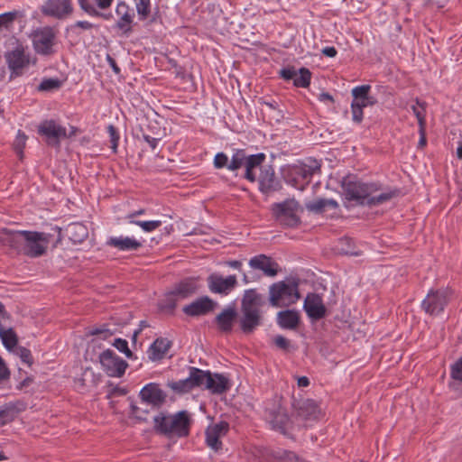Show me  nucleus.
Here are the masks:
<instances>
[{"label":"nucleus","instance_id":"16","mask_svg":"<svg viewBox=\"0 0 462 462\" xmlns=\"http://www.w3.org/2000/svg\"><path fill=\"white\" fill-rule=\"evenodd\" d=\"M208 290L215 294L228 295L237 285L236 275L223 277L218 273H211L207 278Z\"/></svg>","mask_w":462,"mask_h":462},{"label":"nucleus","instance_id":"48","mask_svg":"<svg viewBox=\"0 0 462 462\" xmlns=\"http://www.w3.org/2000/svg\"><path fill=\"white\" fill-rule=\"evenodd\" d=\"M113 346L121 353H124L125 356L129 359L133 357V352L128 347V342L123 338H116Z\"/></svg>","mask_w":462,"mask_h":462},{"label":"nucleus","instance_id":"4","mask_svg":"<svg viewBox=\"0 0 462 462\" xmlns=\"http://www.w3.org/2000/svg\"><path fill=\"white\" fill-rule=\"evenodd\" d=\"M191 419L187 411L174 414L159 412L153 417V429L168 438H186L189 435Z\"/></svg>","mask_w":462,"mask_h":462},{"label":"nucleus","instance_id":"33","mask_svg":"<svg viewBox=\"0 0 462 462\" xmlns=\"http://www.w3.org/2000/svg\"><path fill=\"white\" fill-rule=\"evenodd\" d=\"M197 284L192 280H184L175 286L171 291L172 295H176L181 299H185L195 293Z\"/></svg>","mask_w":462,"mask_h":462},{"label":"nucleus","instance_id":"18","mask_svg":"<svg viewBox=\"0 0 462 462\" xmlns=\"http://www.w3.org/2000/svg\"><path fill=\"white\" fill-rule=\"evenodd\" d=\"M228 430L229 424L225 420L208 426L205 431L207 446L214 451L222 449L221 438L225 437Z\"/></svg>","mask_w":462,"mask_h":462},{"label":"nucleus","instance_id":"1","mask_svg":"<svg viewBox=\"0 0 462 462\" xmlns=\"http://www.w3.org/2000/svg\"><path fill=\"white\" fill-rule=\"evenodd\" d=\"M341 188L346 201L369 208L382 205L400 193L398 189H383L379 182H364L350 176L343 179Z\"/></svg>","mask_w":462,"mask_h":462},{"label":"nucleus","instance_id":"29","mask_svg":"<svg viewBox=\"0 0 462 462\" xmlns=\"http://www.w3.org/2000/svg\"><path fill=\"white\" fill-rule=\"evenodd\" d=\"M298 415L304 420H316L320 415L319 406L314 400H305L299 406Z\"/></svg>","mask_w":462,"mask_h":462},{"label":"nucleus","instance_id":"43","mask_svg":"<svg viewBox=\"0 0 462 462\" xmlns=\"http://www.w3.org/2000/svg\"><path fill=\"white\" fill-rule=\"evenodd\" d=\"M171 388L173 391H175L177 393H189V391L194 389V387L192 385V383L190 381L189 375L187 378H185V379H181V380H179V381H176V382H172L171 383Z\"/></svg>","mask_w":462,"mask_h":462},{"label":"nucleus","instance_id":"54","mask_svg":"<svg viewBox=\"0 0 462 462\" xmlns=\"http://www.w3.org/2000/svg\"><path fill=\"white\" fill-rule=\"evenodd\" d=\"M279 75L284 80H291V79H294V78L297 76V71L295 70L294 67L288 66V67L282 68L279 71Z\"/></svg>","mask_w":462,"mask_h":462},{"label":"nucleus","instance_id":"40","mask_svg":"<svg viewBox=\"0 0 462 462\" xmlns=\"http://www.w3.org/2000/svg\"><path fill=\"white\" fill-rule=\"evenodd\" d=\"M62 82L59 79H43L37 89L42 92H49L60 88Z\"/></svg>","mask_w":462,"mask_h":462},{"label":"nucleus","instance_id":"36","mask_svg":"<svg viewBox=\"0 0 462 462\" xmlns=\"http://www.w3.org/2000/svg\"><path fill=\"white\" fill-rule=\"evenodd\" d=\"M411 108L418 120L419 128L422 130L426 125V103L416 98L415 105H412Z\"/></svg>","mask_w":462,"mask_h":462},{"label":"nucleus","instance_id":"2","mask_svg":"<svg viewBox=\"0 0 462 462\" xmlns=\"http://www.w3.org/2000/svg\"><path fill=\"white\" fill-rule=\"evenodd\" d=\"M50 234L37 231L0 229V242L19 254L37 258L46 253Z\"/></svg>","mask_w":462,"mask_h":462},{"label":"nucleus","instance_id":"14","mask_svg":"<svg viewBox=\"0 0 462 462\" xmlns=\"http://www.w3.org/2000/svg\"><path fill=\"white\" fill-rule=\"evenodd\" d=\"M256 180L258 181L259 191L265 196H270L282 189V182L276 176L275 171L271 165L261 168Z\"/></svg>","mask_w":462,"mask_h":462},{"label":"nucleus","instance_id":"44","mask_svg":"<svg viewBox=\"0 0 462 462\" xmlns=\"http://www.w3.org/2000/svg\"><path fill=\"white\" fill-rule=\"evenodd\" d=\"M19 14L18 11L6 12L0 14V30L8 29Z\"/></svg>","mask_w":462,"mask_h":462},{"label":"nucleus","instance_id":"10","mask_svg":"<svg viewBox=\"0 0 462 462\" xmlns=\"http://www.w3.org/2000/svg\"><path fill=\"white\" fill-rule=\"evenodd\" d=\"M116 20L115 29L120 32L121 35L128 37L134 32V26L136 24L134 22L135 13L125 1H118L115 9Z\"/></svg>","mask_w":462,"mask_h":462},{"label":"nucleus","instance_id":"28","mask_svg":"<svg viewBox=\"0 0 462 462\" xmlns=\"http://www.w3.org/2000/svg\"><path fill=\"white\" fill-rule=\"evenodd\" d=\"M66 235L73 244H81L88 238V229L84 224L74 222L66 227Z\"/></svg>","mask_w":462,"mask_h":462},{"label":"nucleus","instance_id":"41","mask_svg":"<svg viewBox=\"0 0 462 462\" xmlns=\"http://www.w3.org/2000/svg\"><path fill=\"white\" fill-rule=\"evenodd\" d=\"M317 171H320V165L318 164L317 162H314V165H303L302 167L296 170V173L301 176V178L307 182L310 180V178Z\"/></svg>","mask_w":462,"mask_h":462},{"label":"nucleus","instance_id":"20","mask_svg":"<svg viewBox=\"0 0 462 462\" xmlns=\"http://www.w3.org/2000/svg\"><path fill=\"white\" fill-rule=\"evenodd\" d=\"M303 309L308 316L314 320L321 319L326 316V307L322 298L317 293H309L305 298Z\"/></svg>","mask_w":462,"mask_h":462},{"label":"nucleus","instance_id":"8","mask_svg":"<svg viewBox=\"0 0 462 462\" xmlns=\"http://www.w3.org/2000/svg\"><path fill=\"white\" fill-rule=\"evenodd\" d=\"M269 301L273 307H284L294 304L300 299L298 284L278 282L269 287Z\"/></svg>","mask_w":462,"mask_h":462},{"label":"nucleus","instance_id":"7","mask_svg":"<svg viewBox=\"0 0 462 462\" xmlns=\"http://www.w3.org/2000/svg\"><path fill=\"white\" fill-rule=\"evenodd\" d=\"M5 59L10 70L11 79L21 77L23 70L31 63V54L28 52V47L19 41H16L12 50L5 52Z\"/></svg>","mask_w":462,"mask_h":462},{"label":"nucleus","instance_id":"62","mask_svg":"<svg viewBox=\"0 0 462 462\" xmlns=\"http://www.w3.org/2000/svg\"><path fill=\"white\" fill-rule=\"evenodd\" d=\"M176 295H172L171 292L168 295L166 299V304L162 305L163 309L174 310L176 307V300L173 299Z\"/></svg>","mask_w":462,"mask_h":462},{"label":"nucleus","instance_id":"26","mask_svg":"<svg viewBox=\"0 0 462 462\" xmlns=\"http://www.w3.org/2000/svg\"><path fill=\"white\" fill-rule=\"evenodd\" d=\"M269 423L272 429L285 435L287 431V426L290 422V417L282 409H277L269 412Z\"/></svg>","mask_w":462,"mask_h":462},{"label":"nucleus","instance_id":"23","mask_svg":"<svg viewBox=\"0 0 462 462\" xmlns=\"http://www.w3.org/2000/svg\"><path fill=\"white\" fill-rule=\"evenodd\" d=\"M236 317L237 313L235 308L227 307L217 315L215 318V323L220 332L228 334L233 330V326Z\"/></svg>","mask_w":462,"mask_h":462},{"label":"nucleus","instance_id":"17","mask_svg":"<svg viewBox=\"0 0 462 462\" xmlns=\"http://www.w3.org/2000/svg\"><path fill=\"white\" fill-rule=\"evenodd\" d=\"M139 398L141 405H151L152 408H159L164 403L166 394L159 384L150 383L141 389Z\"/></svg>","mask_w":462,"mask_h":462},{"label":"nucleus","instance_id":"47","mask_svg":"<svg viewBox=\"0 0 462 462\" xmlns=\"http://www.w3.org/2000/svg\"><path fill=\"white\" fill-rule=\"evenodd\" d=\"M14 352L21 358L22 362L29 366L33 363V358L30 349L20 346L15 347Z\"/></svg>","mask_w":462,"mask_h":462},{"label":"nucleus","instance_id":"32","mask_svg":"<svg viewBox=\"0 0 462 462\" xmlns=\"http://www.w3.org/2000/svg\"><path fill=\"white\" fill-rule=\"evenodd\" d=\"M189 375L194 388H205L208 384V378L210 375V371H204L199 368L189 366Z\"/></svg>","mask_w":462,"mask_h":462},{"label":"nucleus","instance_id":"49","mask_svg":"<svg viewBox=\"0 0 462 462\" xmlns=\"http://www.w3.org/2000/svg\"><path fill=\"white\" fill-rule=\"evenodd\" d=\"M134 225L139 226L144 232H152L162 226L161 220H149L134 222Z\"/></svg>","mask_w":462,"mask_h":462},{"label":"nucleus","instance_id":"64","mask_svg":"<svg viewBox=\"0 0 462 462\" xmlns=\"http://www.w3.org/2000/svg\"><path fill=\"white\" fill-rule=\"evenodd\" d=\"M318 99L320 102H330L334 103V97L328 92H322L319 95Z\"/></svg>","mask_w":462,"mask_h":462},{"label":"nucleus","instance_id":"57","mask_svg":"<svg viewBox=\"0 0 462 462\" xmlns=\"http://www.w3.org/2000/svg\"><path fill=\"white\" fill-rule=\"evenodd\" d=\"M274 344L277 347L287 350L290 346L289 340L282 335H278L274 337Z\"/></svg>","mask_w":462,"mask_h":462},{"label":"nucleus","instance_id":"12","mask_svg":"<svg viewBox=\"0 0 462 462\" xmlns=\"http://www.w3.org/2000/svg\"><path fill=\"white\" fill-rule=\"evenodd\" d=\"M37 132L45 138L46 143L52 147H60V139L68 137L66 128L53 119L42 121L38 125Z\"/></svg>","mask_w":462,"mask_h":462},{"label":"nucleus","instance_id":"38","mask_svg":"<svg viewBox=\"0 0 462 462\" xmlns=\"http://www.w3.org/2000/svg\"><path fill=\"white\" fill-rule=\"evenodd\" d=\"M232 157L229 159L228 156L223 152H217L213 160L214 168L217 170L226 169L231 172H235V169L232 168Z\"/></svg>","mask_w":462,"mask_h":462},{"label":"nucleus","instance_id":"15","mask_svg":"<svg viewBox=\"0 0 462 462\" xmlns=\"http://www.w3.org/2000/svg\"><path fill=\"white\" fill-rule=\"evenodd\" d=\"M448 302V292L447 290H430L421 302V308L430 315L441 313Z\"/></svg>","mask_w":462,"mask_h":462},{"label":"nucleus","instance_id":"31","mask_svg":"<svg viewBox=\"0 0 462 462\" xmlns=\"http://www.w3.org/2000/svg\"><path fill=\"white\" fill-rule=\"evenodd\" d=\"M338 207L337 202L333 199H318L306 203V208L317 214L322 213L327 208H337Z\"/></svg>","mask_w":462,"mask_h":462},{"label":"nucleus","instance_id":"45","mask_svg":"<svg viewBox=\"0 0 462 462\" xmlns=\"http://www.w3.org/2000/svg\"><path fill=\"white\" fill-rule=\"evenodd\" d=\"M106 131H107V134H109V140H110V143H111L112 152H113V153H116L117 152L119 140H120L119 132H118L117 128L115 125H109L106 127Z\"/></svg>","mask_w":462,"mask_h":462},{"label":"nucleus","instance_id":"6","mask_svg":"<svg viewBox=\"0 0 462 462\" xmlns=\"http://www.w3.org/2000/svg\"><path fill=\"white\" fill-rule=\"evenodd\" d=\"M30 39L37 54L50 57L56 53L57 32L53 27H38L32 31Z\"/></svg>","mask_w":462,"mask_h":462},{"label":"nucleus","instance_id":"59","mask_svg":"<svg viewBox=\"0 0 462 462\" xmlns=\"http://www.w3.org/2000/svg\"><path fill=\"white\" fill-rule=\"evenodd\" d=\"M143 140L149 144V146L152 150L156 149L158 143L160 141V138L152 137V136H151L149 134H143Z\"/></svg>","mask_w":462,"mask_h":462},{"label":"nucleus","instance_id":"50","mask_svg":"<svg viewBox=\"0 0 462 462\" xmlns=\"http://www.w3.org/2000/svg\"><path fill=\"white\" fill-rule=\"evenodd\" d=\"M80 9L88 15H97V8L91 3V0H77Z\"/></svg>","mask_w":462,"mask_h":462},{"label":"nucleus","instance_id":"37","mask_svg":"<svg viewBox=\"0 0 462 462\" xmlns=\"http://www.w3.org/2000/svg\"><path fill=\"white\" fill-rule=\"evenodd\" d=\"M135 5V10L140 21H145L151 14V0H133Z\"/></svg>","mask_w":462,"mask_h":462},{"label":"nucleus","instance_id":"35","mask_svg":"<svg viewBox=\"0 0 462 462\" xmlns=\"http://www.w3.org/2000/svg\"><path fill=\"white\" fill-rule=\"evenodd\" d=\"M19 410L15 403L9 402L0 407V427L14 420Z\"/></svg>","mask_w":462,"mask_h":462},{"label":"nucleus","instance_id":"53","mask_svg":"<svg viewBox=\"0 0 462 462\" xmlns=\"http://www.w3.org/2000/svg\"><path fill=\"white\" fill-rule=\"evenodd\" d=\"M148 410L145 408H143L137 404H131V413L133 416H134L137 420H146V414L148 413Z\"/></svg>","mask_w":462,"mask_h":462},{"label":"nucleus","instance_id":"24","mask_svg":"<svg viewBox=\"0 0 462 462\" xmlns=\"http://www.w3.org/2000/svg\"><path fill=\"white\" fill-rule=\"evenodd\" d=\"M171 346V341L166 337L156 338L147 350L149 359L152 361H160L163 359Z\"/></svg>","mask_w":462,"mask_h":462},{"label":"nucleus","instance_id":"55","mask_svg":"<svg viewBox=\"0 0 462 462\" xmlns=\"http://www.w3.org/2000/svg\"><path fill=\"white\" fill-rule=\"evenodd\" d=\"M260 104L268 106L270 109L276 110L280 116H283V112L279 109V105L274 99H266L265 97H262L260 99Z\"/></svg>","mask_w":462,"mask_h":462},{"label":"nucleus","instance_id":"9","mask_svg":"<svg viewBox=\"0 0 462 462\" xmlns=\"http://www.w3.org/2000/svg\"><path fill=\"white\" fill-rule=\"evenodd\" d=\"M299 204L295 199H286L272 205V213L281 225L285 226H296L300 223L297 215Z\"/></svg>","mask_w":462,"mask_h":462},{"label":"nucleus","instance_id":"60","mask_svg":"<svg viewBox=\"0 0 462 462\" xmlns=\"http://www.w3.org/2000/svg\"><path fill=\"white\" fill-rule=\"evenodd\" d=\"M73 27H78L83 30H90L97 26L88 21H78L73 24Z\"/></svg>","mask_w":462,"mask_h":462},{"label":"nucleus","instance_id":"3","mask_svg":"<svg viewBox=\"0 0 462 462\" xmlns=\"http://www.w3.org/2000/svg\"><path fill=\"white\" fill-rule=\"evenodd\" d=\"M264 295L255 289H248L244 291L241 300V316L239 327L245 335H250L263 324V312L261 309L265 305Z\"/></svg>","mask_w":462,"mask_h":462},{"label":"nucleus","instance_id":"56","mask_svg":"<svg viewBox=\"0 0 462 462\" xmlns=\"http://www.w3.org/2000/svg\"><path fill=\"white\" fill-rule=\"evenodd\" d=\"M10 378V370L7 367L5 360L0 356V383L5 382Z\"/></svg>","mask_w":462,"mask_h":462},{"label":"nucleus","instance_id":"63","mask_svg":"<svg viewBox=\"0 0 462 462\" xmlns=\"http://www.w3.org/2000/svg\"><path fill=\"white\" fill-rule=\"evenodd\" d=\"M106 60H107V63L109 64V66L111 67V69H113V71L115 72V74H116V75L120 74L121 69L118 67V65L116 64V61L115 60V59L112 58L110 55H107Z\"/></svg>","mask_w":462,"mask_h":462},{"label":"nucleus","instance_id":"19","mask_svg":"<svg viewBox=\"0 0 462 462\" xmlns=\"http://www.w3.org/2000/svg\"><path fill=\"white\" fill-rule=\"evenodd\" d=\"M248 264L254 271H260L264 276L274 277L279 273V264L266 254H260L252 257Z\"/></svg>","mask_w":462,"mask_h":462},{"label":"nucleus","instance_id":"42","mask_svg":"<svg viewBox=\"0 0 462 462\" xmlns=\"http://www.w3.org/2000/svg\"><path fill=\"white\" fill-rule=\"evenodd\" d=\"M27 135L22 130H18L15 139L13 143V148L15 153L22 158L23 155V149L25 148Z\"/></svg>","mask_w":462,"mask_h":462},{"label":"nucleus","instance_id":"51","mask_svg":"<svg viewBox=\"0 0 462 462\" xmlns=\"http://www.w3.org/2000/svg\"><path fill=\"white\" fill-rule=\"evenodd\" d=\"M450 375L454 380L462 383V356L451 365Z\"/></svg>","mask_w":462,"mask_h":462},{"label":"nucleus","instance_id":"21","mask_svg":"<svg viewBox=\"0 0 462 462\" xmlns=\"http://www.w3.org/2000/svg\"><path fill=\"white\" fill-rule=\"evenodd\" d=\"M216 305L217 302L211 300L208 296H202L184 306L182 310L188 316L198 317L211 312Z\"/></svg>","mask_w":462,"mask_h":462},{"label":"nucleus","instance_id":"25","mask_svg":"<svg viewBox=\"0 0 462 462\" xmlns=\"http://www.w3.org/2000/svg\"><path fill=\"white\" fill-rule=\"evenodd\" d=\"M206 389L214 394H222L229 390L230 383L228 379L221 374H212L208 378Z\"/></svg>","mask_w":462,"mask_h":462},{"label":"nucleus","instance_id":"22","mask_svg":"<svg viewBox=\"0 0 462 462\" xmlns=\"http://www.w3.org/2000/svg\"><path fill=\"white\" fill-rule=\"evenodd\" d=\"M106 245L119 251L129 252L137 251L143 246V243L132 236H111Z\"/></svg>","mask_w":462,"mask_h":462},{"label":"nucleus","instance_id":"58","mask_svg":"<svg viewBox=\"0 0 462 462\" xmlns=\"http://www.w3.org/2000/svg\"><path fill=\"white\" fill-rule=\"evenodd\" d=\"M143 214H145V209L141 208V209L134 210V211H133V212L129 213V214L125 217V218L128 220V222H129L130 224H134V222H138V221H139V220H136V219H135V217H136L137 216H141V215H143Z\"/></svg>","mask_w":462,"mask_h":462},{"label":"nucleus","instance_id":"46","mask_svg":"<svg viewBox=\"0 0 462 462\" xmlns=\"http://www.w3.org/2000/svg\"><path fill=\"white\" fill-rule=\"evenodd\" d=\"M370 90V85H361L355 87L351 91L353 100L367 99Z\"/></svg>","mask_w":462,"mask_h":462},{"label":"nucleus","instance_id":"5","mask_svg":"<svg viewBox=\"0 0 462 462\" xmlns=\"http://www.w3.org/2000/svg\"><path fill=\"white\" fill-rule=\"evenodd\" d=\"M266 155L263 152L248 154L245 149H234L232 153V168L235 172L244 168L243 178L250 182H255L257 180L256 170L263 168V162Z\"/></svg>","mask_w":462,"mask_h":462},{"label":"nucleus","instance_id":"61","mask_svg":"<svg viewBox=\"0 0 462 462\" xmlns=\"http://www.w3.org/2000/svg\"><path fill=\"white\" fill-rule=\"evenodd\" d=\"M321 52L323 55L329 58H334L337 54V51L334 46H326L322 49Z\"/></svg>","mask_w":462,"mask_h":462},{"label":"nucleus","instance_id":"52","mask_svg":"<svg viewBox=\"0 0 462 462\" xmlns=\"http://www.w3.org/2000/svg\"><path fill=\"white\" fill-rule=\"evenodd\" d=\"M88 334L91 336H100L103 339H106L112 336V332L106 325L101 326L99 328H93L89 329Z\"/></svg>","mask_w":462,"mask_h":462},{"label":"nucleus","instance_id":"13","mask_svg":"<svg viewBox=\"0 0 462 462\" xmlns=\"http://www.w3.org/2000/svg\"><path fill=\"white\" fill-rule=\"evenodd\" d=\"M43 15L57 20H66L74 13L72 0H45L41 6Z\"/></svg>","mask_w":462,"mask_h":462},{"label":"nucleus","instance_id":"34","mask_svg":"<svg viewBox=\"0 0 462 462\" xmlns=\"http://www.w3.org/2000/svg\"><path fill=\"white\" fill-rule=\"evenodd\" d=\"M0 338L8 351H13L17 346L18 337L12 328L5 329L3 325H0Z\"/></svg>","mask_w":462,"mask_h":462},{"label":"nucleus","instance_id":"39","mask_svg":"<svg viewBox=\"0 0 462 462\" xmlns=\"http://www.w3.org/2000/svg\"><path fill=\"white\" fill-rule=\"evenodd\" d=\"M299 76L297 75L293 79V85L296 88H308L311 81V72L307 68H300L299 70Z\"/></svg>","mask_w":462,"mask_h":462},{"label":"nucleus","instance_id":"30","mask_svg":"<svg viewBox=\"0 0 462 462\" xmlns=\"http://www.w3.org/2000/svg\"><path fill=\"white\" fill-rule=\"evenodd\" d=\"M277 323L282 328L295 329L300 323L299 313L293 310L279 311L277 314Z\"/></svg>","mask_w":462,"mask_h":462},{"label":"nucleus","instance_id":"11","mask_svg":"<svg viewBox=\"0 0 462 462\" xmlns=\"http://www.w3.org/2000/svg\"><path fill=\"white\" fill-rule=\"evenodd\" d=\"M99 360L103 370L110 377H122L128 366L127 362L111 349L102 352L99 356Z\"/></svg>","mask_w":462,"mask_h":462},{"label":"nucleus","instance_id":"27","mask_svg":"<svg viewBox=\"0 0 462 462\" xmlns=\"http://www.w3.org/2000/svg\"><path fill=\"white\" fill-rule=\"evenodd\" d=\"M377 103V99L373 97H367V99L352 100L351 102V112L352 120L356 124H360L364 118V108L372 106Z\"/></svg>","mask_w":462,"mask_h":462}]
</instances>
